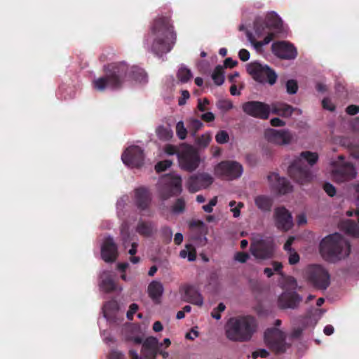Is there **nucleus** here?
I'll list each match as a JSON object with an SVG mask.
<instances>
[{
    "label": "nucleus",
    "mask_w": 359,
    "mask_h": 359,
    "mask_svg": "<svg viewBox=\"0 0 359 359\" xmlns=\"http://www.w3.org/2000/svg\"><path fill=\"white\" fill-rule=\"evenodd\" d=\"M147 81L144 71L137 67H129L125 62L109 66L107 75L94 79L93 88L99 91L107 89H118L128 83H144Z\"/></svg>",
    "instance_id": "nucleus-1"
},
{
    "label": "nucleus",
    "mask_w": 359,
    "mask_h": 359,
    "mask_svg": "<svg viewBox=\"0 0 359 359\" xmlns=\"http://www.w3.org/2000/svg\"><path fill=\"white\" fill-rule=\"evenodd\" d=\"M176 34L169 21L165 18L156 20L146 41L156 55L168 53L176 41Z\"/></svg>",
    "instance_id": "nucleus-2"
},
{
    "label": "nucleus",
    "mask_w": 359,
    "mask_h": 359,
    "mask_svg": "<svg viewBox=\"0 0 359 359\" xmlns=\"http://www.w3.org/2000/svg\"><path fill=\"white\" fill-rule=\"evenodd\" d=\"M320 251L324 259L334 262L348 257L350 245L340 234L334 233L322 240Z\"/></svg>",
    "instance_id": "nucleus-3"
},
{
    "label": "nucleus",
    "mask_w": 359,
    "mask_h": 359,
    "mask_svg": "<svg viewBox=\"0 0 359 359\" xmlns=\"http://www.w3.org/2000/svg\"><path fill=\"white\" fill-rule=\"evenodd\" d=\"M256 323L253 318L241 317L230 319L226 325V334L232 341H245L252 337L256 330Z\"/></svg>",
    "instance_id": "nucleus-4"
},
{
    "label": "nucleus",
    "mask_w": 359,
    "mask_h": 359,
    "mask_svg": "<svg viewBox=\"0 0 359 359\" xmlns=\"http://www.w3.org/2000/svg\"><path fill=\"white\" fill-rule=\"evenodd\" d=\"M266 23H260L257 22L255 25V34L257 37L266 35L262 41L253 42L250 36L249 39L253 43L255 48L257 50L268 43L272 40L276 32H278L282 27L283 22L281 19L274 12L268 13L266 18Z\"/></svg>",
    "instance_id": "nucleus-5"
},
{
    "label": "nucleus",
    "mask_w": 359,
    "mask_h": 359,
    "mask_svg": "<svg viewBox=\"0 0 359 359\" xmlns=\"http://www.w3.org/2000/svg\"><path fill=\"white\" fill-rule=\"evenodd\" d=\"M318 156L315 152L304 151L300 154L299 158L292 163L289 168L291 177L302 185L310 182L313 179L312 173L303 168L306 163L310 165L315 164Z\"/></svg>",
    "instance_id": "nucleus-6"
},
{
    "label": "nucleus",
    "mask_w": 359,
    "mask_h": 359,
    "mask_svg": "<svg viewBox=\"0 0 359 359\" xmlns=\"http://www.w3.org/2000/svg\"><path fill=\"white\" fill-rule=\"evenodd\" d=\"M177 158L179 167L188 172L195 170L201 161L196 149L188 145L181 146L177 153Z\"/></svg>",
    "instance_id": "nucleus-7"
},
{
    "label": "nucleus",
    "mask_w": 359,
    "mask_h": 359,
    "mask_svg": "<svg viewBox=\"0 0 359 359\" xmlns=\"http://www.w3.org/2000/svg\"><path fill=\"white\" fill-rule=\"evenodd\" d=\"M247 71L259 83H268L272 86L276 82L277 74L266 65L252 62L247 65Z\"/></svg>",
    "instance_id": "nucleus-8"
},
{
    "label": "nucleus",
    "mask_w": 359,
    "mask_h": 359,
    "mask_svg": "<svg viewBox=\"0 0 359 359\" xmlns=\"http://www.w3.org/2000/svg\"><path fill=\"white\" fill-rule=\"evenodd\" d=\"M182 178L179 175L172 174L160 179L158 191L163 199L182 192Z\"/></svg>",
    "instance_id": "nucleus-9"
},
{
    "label": "nucleus",
    "mask_w": 359,
    "mask_h": 359,
    "mask_svg": "<svg viewBox=\"0 0 359 359\" xmlns=\"http://www.w3.org/2000/svg\"><path fill=\"white\" fill-rule=\"evenodd\" d=\"M307 276L309 280L318 288L326 289L330 285V274L322 266H310L307 269Z\"/></svg>",
    "instance_id": "nucleus-10"
},
{
    "label": "nucleus",
    "mask_w": 359,
    "mask_h": 359,
    "mask_svg": "<svg viewBox=\"0 0 359 359\" xmlns=\"http://www.w3.org/2000/svg\"><path fill=\"white\" fill-rule=\"evenodd\" d=\"M243 172V166L236 161L221 162L218 163L214 169L215 175L226 177L229 180L240 177Z\"/></svg>",
    "instance_id": "nucleus-11"
},
{
    "label": "nucleus",
    "mask_w": 359,
    "mask_h": 359,
    "mask_svg": "<svg viewBox=\"0 0 359 359\" xmlns=\"http://www.w3.org/2000/svg\"><path fill=\"white\" fill-rule=\"evenodd\" d=\"M273 242L266 243L259 238V236L253 238L250 250L252 255L257 259H264L269 258L273 254Z\"/></svg>",
    "instance_id": "nucleus-12"
},
{
    "label": "nucleus",
    "mask_w": 359,
    "mask_h": 359,
    "mask_svg": "<svg viewBox=\"0 0 359 359\" xmlns=\"http://www.w3.org/2000/svg\"><path fill=\"white\" fill-rule=\"evenodd\" d=\"M284 340V333L278 328L269 329L264 333L266 344L276 351H284L286 349Z\"/></svg>",
    "instance_id": "nucleus-13"
},
{
    "label": "nucleus",
    "mask_w": 359,
    "mask_h": 359,
    "mask_svg": "<svg viewBox=\"0 0 359 359\" xmlns=\"http://www.w3.org/2000/svg\"><path fill=\"white\" fill-rule=\"evenodd\" d=\"M273 222L276 227L283 231H289L293 226L292 215L284 207H279L274 210Z\"/></svg>",
    "instance_id": "nucleus-14"
},
{
    "label": "nucleus",
    "mask_w": 359,
    "mask_h": 359,
    "mask_svg": "<svg viewBox=\"0 0 359 359\" xmlns=\"http://www.w3.org/2000/svg\"><path fill=\"white\" fill-rule=\"evenodd\" d=\"M243 109L247 114L262 119L268 118L271 114L270 105L261 102H248L243 105Z\"/></svg>",
    "instance_id": "nucleus-15"
},
{
    "label": "nucleus",
    "mask_w": 359,
    "mask_h": 359,
    "mask_svg": "<svg viewBox=\"0 0 359 359\" xmlns=\"http://www.w3.org/2000/svg\"><path fill=\"white\" fill-rule=\"evenodd\" d=\"M121 159L130 168L140 167L144 160L143 151L137 146L130 147L122 154Z\"/></svg>",
    "instance_id": "nucleus-16"
},
{
    "label": "nucleus",
    "mask_w": 359,
    "mask_h": 359,
    "mask_svg": "<svg viewBox=\"0 0 359 359\" xmlns=\"http://www.w3.org/2000/svg\"><path fill=\"white\" fill-rule=\"evenodd\" d=\"M158 346V341L156 338L152 337L147 338L142 344V359H154L157 353L163 358H167L169 355L168 352L160 351Z\"/></svg>",
    "instance_id": "nucleus-17"
},
{
    "label": "nucleus",
    "mask_w": 359,
    "mask_h": 359,
    "mask_svg": "<svg viewBox=\"0 0 359 359\" xmlns=\"http://www.w3.org/2000/svg\"><path fill=\"white\" fill-rule=\"evenodd\" d=\"M343 157L339 156V168L332 170V176L339 182L347 181L356 177V172L352 164L349 163H342Z\"/></svg>",
    "instance_id": "nucleus-18"
},
{
    "label": "nucleus",
    "mask_w": 359,
    "mask_h": 359,
    "mask_svg": "<svg viewBox=\"0 0 359 359\" xmlns=\"http://www.w3.org/2000/svg\"><path fill=\"white\" fill-rule=\"evenodd\" d=\"M213 182L212 176L203 173L189 177L187 182V187L189 191L196 192L201 189L208 187Z\"/></svg>",
    "instance_id": "nucleus-19"
},
{
    "label": "nucleus",
    "mask_w": 359,
    "mask_h": 359,
    "mask_svg": "<svg viewBox=\"0 0 359 359\" xmlns=\"http://www.w3.org/2000/svg\"><path fill=\"white\" fill-rule=\"evenodd\" d=\"M265 137L269 142L279 145L288 144L292 140V134L285 130L267 129L265 131Z\"/></svg>",
    "instance_id": "nucleus-20"
},
{
    "label": "nucleus",
    "mask_w": 359,
    "mask_h": 359,
    "mask_svg": "<svg viewBox=\"0 0 359 359\" xmlns=\"http://www.w3.org/2000/svg\"><path fill=\"white\" fill-rule=\"evenodd\" d=\"M272 52L278 57L294 59L297 55L295 47L286 41H279L272 44Z\"/></svg>",
    "instance_id": "nucleus-21"
},
{
    "label": "nucleus",
    "mask_w": 359,
    "mask_h": 359,
    "mask_svg": "<svg viewBox=\"0 0 359 359\" xmlns=\"http://www.w3.org/2000/svg\"><path fill=\"white\" fill-rule=\"evenodd\" d=\"M101 256L106 262L115 261L118 256L117 245L111 236L106 237L101 245Z\"/></svg>",
    "instance_id": "nucleus-22"
},
{
    "label": "nucleus",
    "mask_w": 359,
    "mask_h": 359,
    "mask_svg": "<svg viewBox=\"0 0 359 359\" xmlns=\"http://www.w3.org/2000/svg\"><path fill=\"white\" fill-rule=\"evenodd\" d=\"M267 180L271 188L280 194H285L292 191V187L285 178H281L278 174L273 172L268 175Z\"/></svg>",
    "instance_id": "nucleus-23"
},
{
    "label": "nucleus",
    "mask_w": 359,
    "mask_h": 359,
    "mask_svg": "<svg viewBox=\"0 0 359 359\" xmlns=\"http://www.w3.org/2000/svg\"><path fill=\"white\" fill-rule=\"evenodd\" d=\"M302 298L294 291H285L278 298V306L283 309H294Z\"/></svg>",
    "instance_id": "nucleus-24"
},
{
    "label": "nucleus",
    "mask_w": 359,
    "mask_h": 359,
    "mask_svg": "<svg viewBox=\"0 0 359 359\" xmlns=\"http://www.w3.org/2000/svg\"><path fill=\"white\" fill-rule=\"evenodd\" d=\"M101 282L100 283V289L106 292H111L114 290H122V287H117L111 277L109 272L104 271L100 275Z\"/></svg>",
    "instance_id": "nucleus-25"
},
{
    "label": "nucleus",
    "mask_w": 359,
    "mask_h": 359,
    "mask_svg": "<svg viewBox=\"0 0 359 359\" xmlns=\"http://www.w3.org/2000/svg\"><path fill=\"white\" fill-rule=\"evenodd\" d=\"M164 291L163 286L158 281H152L148 286L149 296L154 301L158 302Z\"/></svg>",
    "instance_id": "nucleus-26"
},
{
    "label": "nucleus",
    "mask_w": 359,
    "mask_h": 359,
    "mask_svg": "<svg viewBox=\"0 0 359 359\" xmlns=\"http://www.w3.org/2000/svg\"><path fill=\"white\" fill-rule=\"evenodd\" d=\"M185 297L184 299L191 304L201 306L203 304V299L200 293H198L192 287L188 286L184 288Z\"/></svg>",
    "instance_id": "nucleus-27"
},
{
    "label": "nucleus",
    "mask_w": 359,
    "mask_h": 359,
    "mask_svg": "<svg viewBox=\"0 0 359 359\" xmlns=\"http://www.w3.org/2000/svg\"><path fill=\"white\" fill-rule=\"evenodd\" d=\"M135 199L138 207L142 209L145 208L150 201V196L147 189L143 187L137 189L135 191Z\"/></svg>",
    "instance_id": "nucleus-28"
},
{
    "label": "nucleus",
    "mask_w": 359,
    "mask_h": 359,
    "mask_svg": "<svg viewBox=\"0 0 359 359\" xmlns=\"http://www.w3.org/2000/svg\"><path fill=\"white\" fill-rule=\"evenodd\" d=\"M271 113L283 116H289L292 113V108L284 103H273L270 105Z\"/></svg>",
    "instance_id": "nucleus-29"
},
{
    "label": "nucleus",
    "mask_w": 359,
    "mask_h": 359,
    "mask_svg": "<svg viewBox=\"0 0 359 359\" xmlns=\"http://www.w3.org/2000/svg\"><path fill=\"white\" fill-rule=\"evenodd\" d=\"M294 237L288 238L287 241L284 245V249L289 253L288 261L290 264H295L299 261V256L292 248L291 245L293 243Z\"/></svg>",
    "instance_id": "nucleus-30"
},
{
    "label": "nucleus",
    "mask_w": 359,
    "mask_h": 359,
    "mask_svg": "<svg viewBox=\"0 0 359 359\" xmlns=\"http://www.w3.org/2000/svg\"><path fill=\"white\" fill-rule=\"evenodd\" d=\"M121 236L123 245L125 248H126L128 245L131 243V248L129 250L128 253L131 255H135L137 252V243L135 241H132L133 239L131 238L130 236L123 229L121 230Z\"/></svg>",
    "instance_id": "nucleus-31"
},
{
    "label": "nucleus",
    "mask_w": 359,
    "mask_h": 359,
    "mask_svg": "<svg viewBox=\"0 0 359 359\" xmlns=\"http://www.w3.org/2000/svg\"><path fill=\"white\" fill-rule=\"evenodd\" d=\"M212 79L214 83L217 86H221L224 81V67L217 66L212 74Z\"/></svg>",
    "instance_id": "nucleus-32"
},
{
    "label": "nucleus",
    "mask_w": 359,
    "mask_h": 359,
    "mask_svg": "<svg viewBox=\"0 0 359 359\" xmlns=\"http://www.w3.org/2000/svg\"><path fill=\"white\" fill-rule=\"evenodd\" d=\"M255 202L257 208L264 211L269 210L271 206V199L264 196H257Z\"/></svg>",
    "instance_id": "nucleus-33"
},
{
    "label": "nucleus",
    "mask_w": 359,
    "mask_h": 359,
    "mask_svg": "<svg viewBox=\"0 0 359 359\" xmlns=\"http://www.w3.org/2000/svg\"><path fill=\"white\" fill-rule=\"evenodd\" d=\"M180 257L192 262L196 259V251L191 245H187L185 248L180 251Z\"/></svg>",
    "instance_id": "nucleus-34"
},
{
    "label": "nucleus",
    "mask_w": 359,
    "mask_h": 359,
    "mask_svg": "<svg viewBox=\"0 0 359 359\" xmlns=\"http://www.w3.org/2000/svg\"><path fill=\"white\" fill-rule=\"evenodd\" d=\"M192 77L190 69L186 67H180L177 72V78L182 83L187 82Z\"/></svg>",
    "instance_id": "nucleus-35"
},
{
    "label": "nucleus",
    "mask_w": 359,
    "mask_h": 359,
    "mask_svg": "<svg viewBox=\"0 0 359 359\" xmlns=\"http://www.w3.org/2000/svg\"><path fill=\"white\" fill-rule=\"evenodd\" d=\"M230 211L233 214V217L238 218L241 215V210L243 208L244 204L242 202H237L236 201H231L229 203Z\"/></svg>",
    "instance_id": "nucleus-36"
},
{
    "label": "nucleus",
    "mask_w": 359,
    "mask_h": 359,
    "mask_svg": "<svg viewBox=\"0 0 359 359\" xmlns=\"http://www.w3.org/2000/svg\"><path fill=\"white\" fill-rule=\"evenodd\" d=\"M118 309L117 303L114 301L106 304L103 307V314L104 318L109 319L111 313Z\"/></svg>",
    "instance_id": "nucleus-37"
},
{
    "label": "nucleus",
    "mask_w": 359,
    "mask_h": 359,
    "mask_svg": "<svg viewBox=\"0 0 359 359\" xmlns=\"http://www.w3.org/2000/svg\"><path fill=\"white\" fill-rule=\"evenodd\" d=\"M211 140V134L209 133H206L203 134L201 137L198 138L196 141V144L200 148H205L209 145Z\"/></svg>",
    "instance_id": "nucleus-38"
},
{
    "label": "nucleus",
    "mask_w": 359,
    "mask_h": 359,
    "mask_svg": "<svg viewBox=\"0 0 359 359\" xmlns=\"http://www.w3.org/2000/svg\"><path fill=\"white\" fill-rule=\"evenodd\" d=\"M156 133L161 139L168 140L172 137V130L163 126H159L156 130Z\"/></svg>",
    "instance_id": "nucleus-39"
},
{
    "label": "nucleus",
    "mask_w": 359,
    "mask_h": 359,
    "mask_svg": "<svg viewBox=\"0 0 359 359\" xmlns=\"http://www.w3.org/2000/svg\"><path fill=\"white\" fill-rule=\"evenodd\" d=\"M176 134L180 140H184L187 135V130L182 121H178L176 124Z\"/></svg>",
    "instance_id": "nucleus-40"
},
{
    "label": "nucleus",
    "mask_w": 359,
    "mask_h": 359,
    "mask_svg": "<svg viewBox=\"0 0 359 359\" xmlns=\"http://www.w3.org/2000/svg\"><path fill=\"white\" fill-rule=\"evenodd\" d=\"M229 140V134L224 130L219 131L215 135V140L219 144H225Z\"/></svg>",
    "instance_id": "nucleus-41"
},
{
    "label": "nucleus",
    "mask_w": 359,
    "mask_h": 359,
    "mask_svg": "<svg viewBox=\"0 0 359 359\" xmlns=\"http://www.w3.org/2000/svg\"><path fill=\"white\" fill-rule=\"evenodd\" d=\"M273 269L270 268H266L264 271V273L268 276L271 277L273 275V270L276 272H280L281 274L280 270L282 269V264L279 262H273Z\"/></svg>",
    "instance_id": "nucleus-42"
},
{
    "label": "nucleus",
    "mask_w": 359,
    "mask_h": 359,
    "mask_svg": "<svg viewBox=\"0 0 359 359\" xmlns=\"http://www.w3.org/2000/svg\"><path fill=\"white\" fill-rule=\"evenodd\" d=\"M172 163V162L170 160L160 161L156 165L155 169L158 172H163L167 168H170Z\"/></svg>",
    "instance_id": "nucleus-43"
},
{
    "label": "nucleus",
    "mask_w": 359,
    "mask_h": 359,
    "mask_svg": "<svg viewBox=\"0 0 359 359\" xmlns=\"http://www.w3.org/2000/svg\"><path fill=\"white\" fill-rule=\"evenodd\" d=\"M137 231L142 235H149L152 232V227L151 225L142 223L138 225Z\"/></svg>",
    "instance_id": "nucleus-44"
},
{
    "label": "nucleus",
    "mask_w": 359,
    "mask_h": 359,
    "mask_svg": "<svg viewBox=\"0 0 359 359\" xmlns=\"http://www.w3.org/2000/svg\"><path fill=\"white\" fill-rule=\"evenodd\" d=\"M286 88H287V92L289 94H295L298 89V86H297V81H295L294 80H289L286 83Z\"/></svg>",
    "instance_id": "nucleus-45"
},
{
    "label": "nucleus",
    "mask_w": 359,
    "mask_h": 359,
    "mask_svg": "<svg viewBox=\"0 0 359 359\" xmlns=\"http://www.w3.org/2000/svg\"><path fill=\"white\" fill-rule=\"evenodd\" d=\"M226 309L225 305L223 303H220L217 308L215 309L212 313L211 316L216 320H219L221 318L220 313L223 312Z\"/></svg>",
    "instance_id": "nucleus-46"
},
{
    "label": "nucleus",
    "mask_w": 359,
    "mask_h": 359,
    "mask_svg": "<svg viewBox=\"0 0 359 359\" xmlns=\"http://www.w3.org/2000/svg\"><path fill=\"white\" fill-rule=\"evenodd\" d=\"M217 203V197H213L207 205L203 206V210L205 212L210 213L213 210V207L216 205Z\"/></svg>",
    "instance_id": "nucleus-47"
},
{
    "label": "nucleus",
    "mask_w": 359,
    "mask_h": 359,
    "mask_svg": "<svg viewBox=\"0 0 359 359\" xmlns=\"http://www.w3.org/2000/svg\"><path fill=\"white\" fill-rule=\"evenodd\" d=\"M185 203L184 201L179 199L176 202L175 205L172 208V211L174 213L178 214L182 212L184 209Z\"/></svg>",
    "instance_id": "nucleus-48"
},
{
    "label": "nucleus",
    "mask_w": 359,
    "mask_h": 359,
    "mask_svg": "<svg viewBox=\"0 0 359 359\" xmlns=\"http://www.w3.org/2000/svg\"><path fill=\"white\" fill-rule=\"evenodd\" d=\"M324 190L330 196H333L336 194L335 187L330 183H326L324 185Z\"/></svg>",
    "instance_id": "nucleus-49"
},
{
    "label": "nucleus",
    "mask_w": 359,
    "mask_h": 359,
    "mask_svg": "<svg viewBox=\"0 0 359 359\" xmlns=\"http://www.w3.org/2000/svg\"><path fill=\"white\" fill-rule=\"evenodd\" d=\"M189 97H190L189 93L187 90H182V96L179 99V101H178L179 105H180V106L184 105L186 103V101L189 99Z\"/></svg>",
    "instance_id": "nucleus-50"
},
{
    "label": "nucleus",
    "mask_w": 359,
    "mask_h": 359,
    "mask_svg": "<svg viewBox=\"0 0 359 359\" xmlns=\"http://www.w3.org/2000/svg\"><path fill=\"white\" fill-rule=\"evenodd\" d=\"M178 151L175 146L170 144L166 145L164 148V152L168 155H177Z\"/></svg>",
    "instance_id": "nucleus-51"
},
{
    "label": "nucleus",
    "mask_w": 359,
    "mask_h": 359,
    "mask_svg": "<svg viewBox=\"0 0 359 359\" xmlns=\"http://www.w3.org/2000/svg\"><path fill=\"white\" fill-rule=\"evenodd\" d=\"M248 257V255L245 252H238L235 255V259L241 263L245 262Z\"/></svg>",
    "instance_id": "nucleus-52"
},
{
    "label": "nucleus",
    "mask_w": 359,
    "mask_h": 359,
    "mask_svg": "<svg viewBox=\"0 0 359 359\" xmlns=\"http://www.w3.org/2000/svg\"><path fill=\"white\" fill-rule=\"evenodd\" d=\"M268 355V352L265 349H260L252 353V358L256 359L258 357L266 358Z\"/></svg>",
    "instance_id": "nucleus-53"
},
{
    "label": "nucleus",
    "mask_w": 359,
    "mask_h": 359,
    "mask_svg": "<svg viewBox=\"0 0 359 359\" xmlns=\"http://www.w3.org/2000/svg\"><path fill=\"white\" fill-rule=\"evenodd\" d=\"M208 104L209 101L206 98H204L203 100H198V109L201 111H204L205 110H206V106Z\"/></svg>",
    "instance_id": "nucleus-54"
},
{
    "label": "nucleus",
    "mask_w": 359,
    "mask_h": 359,
    "mask_svg": "<svg viewBox=\"0 0 359 359\" xmlns=\"http://www.w3.org/2000/svg\"><path fill=\"white\" fill-rule=\"evenodd\" d=\"M238 55L242 61H247L250 58V53L245 49H241L238 53Z\"/></svg>",
    "instance_id": "nucleus-55"
},
{
    "label": "nucleus",
    "mask_w": 359,
    "mask_h": 359,
    "mask_svg": "<svg viewBox=\"0 0 359 359\" xmlns=\"http://www.w3.org/2000/svg\"><path fill=\"white\" fill-rule=\"evenodd\" d=\"M138 306L136 304H133L130 306V310L127 312L128 319H132L134 313L137 311Z\"/></svg>",
    "instance_id": "nucleus-56"
},
{
    "label": "nucleus",
    "mask_w": 359,
    "mask_h": 359,
    "mask_svg": "<svg viewBox=\"0 0 359 359\" xmlns=\"http://www.w3.org/2000/svg\"><path fill=\"white\" fill-rule=\"evenodd\" d=\"M323 107L324 109L332 111L334 109V105L329 99H324L322 102Z\"/></svg>",
    "instance_id": "nucleus-57"
},
{
    "label": "nucleus",
    "mask_w": 359,
    "mask_h": 359,
    "mask_svg": "<svg viewBox=\"0 0 359 359\" xmlns=\"http://www.w3.org/2000/svg\"><path fill=\"white\" fill-rule=\"evenodd\" d=\"M201 118L205 121H212L215 119V115L212 112H207L201 116Z\"/></svg>",
    "instance_id": "nucleus-58"
},
{
    "label": "nucleus",
    "mask_w": 359,
    "mask_h": 359,
    "mask_svg": "<svg viewBox=\"0 0 359 359\" xmlns=\"http://www.w3.org/2000/svg\"><path fill=\"white\" fill-rule=\"evenodd\" d=\"M346 112L351 115L356 114L359 112V107L355 105H351L346 108Z\"/></svg>",
    "instance_id": "nucleus-59"
},
{
    "label": "nucleus",
    "mask_w": 359,
    "mask_h": 359,
    "mask_svg": "<svg viewBox=\"0 0 359 359\" xmlns=\"http://www.w3.org/2000/svg\"><path fill=\"white\" fill-rule=\"evenodd\" d=\"M271 124L273 126H283L285 125V122L279 118H273L271 120Z\"/></svg>",
    "instance_id": "nucleus-60"
},
{
    "label": "nucleus",
    "mask_w": 359,
    "mask_h": 359,
    "mask_svg": "<svg viewBox=\"0 0 359 359\" xmlns=\"http://www.w3.org/2000/svg\"><path fill=\"white\" fill-rule=\"evenodd\" d=\"M123 355L121 352L113 351L109 355V359H123Z\"/></svg>",
    "instance_id": "nucleus-61"
},
{
    "label": "nucleus",
    "mask_w": 359,
    "mask_h": 359,
    "mask_svg": "<svg viewBox=\"0 0 359 359\" xmlns=\"http://www.w3.org/2000/svg\"><path fill=\"white\" fill-rule=\"evenodd\" d=\"M237 65V61L232 60L231 57H228L224 61V66L228 67H233Z\"/></svg>",
    "instance_id": "nucleus-62"
},
{
    "label": "nucleus",
    "mask_w": 359,
    "mask_h": 359,
    "mask_svg": "<svg viewBox=\"0 0 359 359\" xmlns=\"http://www.w3.org/2000/svg\"><path fill=\"white\" fill-rule=\"evenodd\" d=\"M297 222L298 225H304L307 222L306 217L305 216V215L301 214L297 217Z\"/></svg>",
    "instance_id": "nucleus-63"
},
{
    "label": "nucleus",
    "mask_w": 359,
    "mask_h": 359,
    "mask_svg": "<svg viewBox=\"0 0 359 359\" xmlns=\"http://www.w3.org/2000/svg\"><path fill=\"white\" fill-rule=\"evenodd\" d=\"M353 189L354 191L355 197L356 198V201H357L358 204H359V184L355 185L353 187Z\"/></svg>",
    "instance_id": "nucleus-64"
}]
</instances>
